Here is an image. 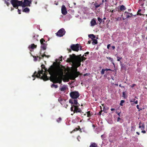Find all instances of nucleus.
Segmentation results:
<instances>
[{"mask_svg":"<svg viewBox=\"0 0 147 147\" xmlns=\"http://www.w3.org/2000/svg\"><path fill=\"white\" fill-rule=\"evenodd\" d=\"M62 57L59 59H56L55 62L53 63V65H51L48 69L46 68L43 64L41 65L42 69H44L45 72L43 73L42 69L39 70L38 73L35 71L32 76L41 78L44 81L49 80V78L47 76V73L48 72L50 75L49 79L53 83H59L61 84L62 81L64 82V66L61 64V61H62Z\"/></svg>","mask_w":147,"mask_h":147,"instance_id":"obj_1","label":"nucleus"},{"mask_svg":"<svg viewBox=\"0 0 147 147\" xmlns=\"http://www.w3.org/2000/svg\"><path fill=\"white\" fill-rule=\"evenodd\" d=\"M82 56L81 55H76L74 54L69 55V57L67 58L66 61L68 63H72L71 71L70 73L69 76L72 80H75L80 74V73L77 71V68L80 66L81 65Z\"/></svg>","mask_w":147,"mask_h":147,"instance_id":"obj_2","label":"nucleus"},{"mask_svg":"<svg viewBox=\"0 0 147 147\" xmlns=\"http://www.w3.org/2000/svg\"><path fill=\"white\" fill-rule=\"evenodd\" d=\"M70 95L71 99L69 100V102L71 103H74L78 105H80L78 102L77 98L80 96V94L78 92L75 91L70 92Z\"/></svg>","mask_w":147,"mask_h":147,"instance_id":"obj_3","label":"nucleus"},{"mask_svg":"<svg viewBox=\"0 0 147 147\" xmlns=\"http://www.w3.org/2000/svg\"><path fill=\"white\" fill-rule=\"evenodd\" d=\"M80 48V50H82V47L79 44H72L70 46V49H67L68 51V52H71V50L76 52H78L79 50V48Z\"/></svg>","mask_w":147,"mask_h":147,"instance_id":"obj_4","label":"nucleus"},{"mask_svg":"<svg viewBox=\"0 0 147 147\" xmlns=\"http://www.w3.org/2000/svg\"><path fill=\"white\" fill-rule=\"evenodd\" d=\"M71 104V111H73L74 113L82 112L81 110L79 108L80 105H78L77 104L76 105L74 103Z\"/></svg>","mask_w":147,"mask_h":147,"instance_id":"obj_5","label":"nucleus"},{"mask_svg":"<svg viewBox=\"0 0 147 147\" xmlns=\"http://www.w3.org/2000/svg\"><path fill=\"white\" fill-rule=\"evenodd\" d=\"M11 3L13 7L16 9H18L19 6L22 7V1H20L17 0H11Z\"/></svg>","mask_w":147,"mask_h":147,"instance_id":"obj_6","label":"nucleus"},{"mask_svg":"<svg viewBox=\"0 0 147 147\" xmlns=\"http://www.w3.org/2000/svg\"><path fill=\"white\" fill-rule=\"evenodd\" d=\"M40 42L41 45V50L42 49L44 50H46L47 47L48 45V44L47 43V42L45 41L44 38H42L40 40Z\"/></svg>","mask_w":147,"mask_h":147,"instance_id":"obj_7","label":"nucleus"},{"mask_svg":"<svg viewBox=\"0 0 147 147\" xmlns=\"http://www.w3.org/2000/svg\"><path fill=\"white\" fill-rule=\"evenodd\" d=\"M23 2H22V7H25L26 6H30V4L31 3L32 1L31 0H24Z\"/></svg>","mask_w":147,"mask_h":147,"instance_id":"obj_8","label":"nucleus"},{"mask_svg":"<svg viewBox=\"0 0 147 147\" xmlns=\"http://www.w3.org/2000/svg\"><path fill=\"white\" fill-rule=\"evenodd\" d=\"M42 57H39L38 56H37V57L35 56H33L34 58V60L35 61H40L41 59H42V58H43L44 57H47V58H49L50 57V56L49 55H46L45 54H44L43 55H41Z\"/></svg>","mask_w":147,"mask_h":147,"instance_id":"obj_9","label":"nucleus"},{"mask_svg":"<svg viewBox=\"0 0 147 147\" xmlns=\"http://www.w3.org/2000/svg\"><path fill=\"white\" fill-rule=\"evenodd\" d=\"M64 31V29L63 28L61 29L56 34V35L60 37L63 36L64 34L63 33Z\"/></svg>","mask_w":147,"mask_h":147,"instance_id":"obj_10","label":"nucleus"},{"mask_svg":"<svg viewBox=\"0 0 147 147\" xmlns=\"http://www.w3.org/2000/svg\"><path fill=\"white\" fill-rule=\"evenodd\" d=\"M139 128L141 129L142 130H144L145 128V125L144 123L140 121L139 123Z\"/></svg>","mask_w":147,"mask_h":147,"instance_id":"obj_11","label":"nucleus"},{"mask_svg":"<svg viewBox=\"0 0 147 147\" xmlns=\"http://www.w3.org/2000/svg\"><path fill=\"white\" fill-rule=\"evenodd\" d=\"M91 25V26H94L97 24L96 21L94 19H92L90 22Z\"/></svg>","mask_w":147,"mask_h":147,"instance_id":"obj_12","label":"nucleus"},{"mask_svg":"<svg viewBox=\"0 0 147 147\" xmlns=\"http://www.w3.org/2000/svg\"><path fill=\"white\" fill-rule=\"evenodd\" d=\"M58 101L62 105H63L64 103V100L61 97L58 99Z\"/></svg>","mask_w":147,"mask_h":147,"instance_id":"obj_13","label":"nucleus"},{"mask_svg":"<svg viewBox=\"0 0 147 147\" xmlns=\"http://www.w3.org/2000/svg\"><path fill=\"white\" fill-rule=\"evenodd\" d=\"M36 45H35L34 44H31V45H29L28 47V48L29 49H33L34 48H36Z\"/></svg>","mask_w":147,"mask_h":147,"instance_id":"obj_14","label":"nucleus"},{"mask_svg":"<svg viewBox=\"0 0 147 147\" xmlns=\"http://www.w3.org/2000/svg\"><path fill=\"white\" fill-rule=\"evenodd\" d=\"M118 9H119V10H120V11H122L125 10L126 8L124 5H122L120 6L119 8L118 7Z\"/></svg>","mask_w":147,"mask_h":147,"instance_id":"obj_15","label":"nucleus"},{"mask_svg":"<svg viewBox=\"0 0 147 147\" xmlns=\"http://www.w3.org/2000/svg\"><path fill=\"white\" fill-rule=\"evenodd\" d=\"M38 37V35L35 34L33 36L32 39L33 40H36L38 41V40L37 39Z\"/></svg>","mask_w":147,"mask_h":147,"instance_id":"obj_16","label":"nucleus"},{"mask_svg":"<svg viewBox=\"0 0 147 147\" xmlns=\"http://www.w3.org/2000/svg\"><path fill=\"white\" fill-rule=\"evenodd\" d=\"M88 36L89 38H91V39L92 40L94 39V38H95L96 37L93 34H90L88 35Z\"/></svg>","mask_w":147,"mask_h":147,"instance_id":"obj_17","label":"nucleus"},{"mask_svg":"<svg viewBox=\"0 0 147 147\" xmlns=\"http://www.w3.org/2000/svg\"><path fill=\"white\" fill-rule=\"evenodd\" d=\"M97 145L95 143H92L90 146V147H97Z\"/></svg>","mask_w":147,"mask_h":147,"instance_id":"obj_18","label":"nucleus"},{"mask_svg":"<svg viewBox=\"0 0 147 147\" xmlns=\"http://www.w3.org/2000/svg\"><path fill=\"white\" fill-rule=\"evenodd\" d=\"M87 113V117H90L92 115V113H91L90 111H88L86 113Z\"/></svg>","mask_w":147,"mask_h":147,"instance_id":"obj_19","label":"nucleus"},{"mask_svg":"<svg viewBox=\"0 0 147 147\" xmlns=\"http://www.w3.org/2000/svg\"><path fill=\"white\" fill-rule=\"evenodd\" d=\"M29 11L30 9L28 7H25L23 9V11L24 12H28Z\"/></svg>","mask_w":147,"mask_h":147,"instance_id":"obj_20","label":"nucleus"},{"mask_svg":"<svg viewBox=\"0 0 147 147\" xmlns=\"http://www.w3.org/2000/svg\"><path fill=\"white\" fill-rule=\"evenodd\" d=\"M61 13L62 14L64 15V5H63L61 8Z\"/></svg>","mask_w":147,"mask_h":147,"instance_id":"obj_21","label":"nucleus"},{"mask_svg":"<svg viewBox=\"0 0 147 147\" xmlns=\"http://www.w3.org/2000/svg\"><path fill=\"white\" fill-rule=\"evenodd\" d=\"M93 40V42L92 43L93 44H97V40L96 39H94L92 40Z\"/></svg>","mask_w":147,"mask_h":147,"instance_id":"obj_22","label":"nucleus"},{"mask_svg":"<svg viewBox=\"0 0 147 147\" xmlns=\"http://www.w3.org/2000/svg\"><path fill=\"white\" fill-rule=\"evenodd\" d=\"M98 4L97 3H96L94 4V5L96 9L98 7L100 6V5Z\"/></svg>","mask_w":147,"mask_h":147,"instance_id":"obj_23","label":"nucleus"},{"mask_svg":"<svg viewBox=\"0 0 147 147\" xmlns=\"http://www.w3.org/2000/svg\"><path fill=\"white\" fill-rule=\"evenodd\" d=\"M80 130V131L81 130V129H80V127L78 126V128H76L73 131H77L78 130Z\"/></svg>","mask_w":147,"mask_h":147,"instance_id":"obj_24","label":"nucleus"},{"mask_svg":"<svg viewBox=\"0 0 147 147\" xmlns=\"http://www.w3.org/2000/svg\"><path fill=\"white\" fill-rule=\"evenodd\" d=\"M86 59V58L84 57V55H83L82 57V58L81 59V62L83 61H85Z\"/></svg>","mask_w":147,"mask_h":147,"instance_id":"obj_25","label":"nucleus"},{"mask_svg":"<svg viewBox=\"0 0 147 147\" xmlns=\"http://www.w3.org/2000/svg\"><path fill=\"white\" fill-rule=\"evenodd\" d=\"M51 87L52 88H57L58 86L57 85H55L54 84H52V85H51Z\"/></svg>","mask_w":147,"mask_h":147,"instance_id":"obj_26","label":"nucleus"},{"mask_svg":"<svg viewBox=\"0 0 147 147\" xmlns=\"http://www.w3.org/2000/svg\"><path fill=\"white\" fill-rule=\"evenodd\" d=\"M115 19L117 21H119V20H121V17H116L115 18Z\"/></svg>","mask_w":147,"mask_h":147,"instance_id":"obj_27","label":"nucleus"},{"mask_svg":"<svg viewBox=\"0 0 147 147\" xmlns=\"http://www.w3.org/2000/svg\"><path fill=\"white\" fill-rule=\"evenodd\" d=\"M97 19L98 21L100 22L99 24H100L102 22V19L99 17H98Z\"/></svg>","mask_w":147,"mask_h":147,"instance_id":"obj_28","label":"nucleus"},{"mask_svg":"<svg viewBox=\"0 0 147 147\" xmlns=\"http://www.w3.org/2000/svg\"><path fill=\"white\" fill-rule=\"evenodd\" d=\"M125 102V101L123 100H122L121 101V102L120 103V105L121 106H123V103H124Z\"/></svg>","mask_w":147,"mask_h":147,"instance_id":"obj_29","label":"nucleus"},{"mask_svg":"<svg viewBox=\"0 0 147 147\" xmlns=\"http://www.w3.org/2000/svg\"><path fill=\"white\" fill-rule=\"evenodd\" d=\"M61 120V117H59L57 120V121L58 123H60Z\"/></svg>","mask_w":147,"mask_h":147,"instance_id":"obj_30","label":"nucleus"},{"mask_svg":"<svg viewBox=\"0 0 147 147\" xmlns=\"http://www.w3.org/2000/svg\"><path fill=\"white\" fill-rule=\"evenodd\" d=\"M141 11V9H139L137 12V15H139L140 16H142V14H141L140 13H139V12H140Z\"/></svg>","mask_w":147,"mask_h":147,"instance_id":"obj_31","label":"nucleus"},{"mask_svg":"<svg viewBox=\"0 0 147 147\" xmlns=\"http://www.w3.org/2000/svg\"><path fill=\"white\" fill-rule=\"evenodd\" d=\"M105 70L104 69H102V70L101 71V74L102 75H103L105 73Z\"/></svg>","mask_w":147,"mask_h":147,"instance_id":"obj_32","label":"nucleus"},{"mask_svg":"<svg viewBox=\"0 0 147 147\" xmlns=\"http://www.w3.org/2000/svg\"><path fill=\"white\" fill-rule=\"evenodd\" d=\"M5 3L8 6L9 5V3L8 2H7L6 0H5Z\"/></svg>","mask_w":147,"mask_h":147,"instance_id":"obj_33","label":"nucleus"},{"mask_svg":"<svg viewBox=\"0 0 147 147\" xmlns=\"http://www.w3.org/2000/svg\"><path fill=\"white\" fill-rule=\"evenodd\" d=\"M107 59H109V60H110V61L112 62L113 61V58H112L110 57H107Z\"/></svg>","mask_w":147,"mask_h":147,"instance_id":"obj_34","label":"nucleus"},{"mask_svg":"<svg viewBox=\"0 0 147 147\" xmlns=\"http://www.w3.org/2000/svg\"><path fill=\"white\" fill-rule=\"evenodd\" d=\"M117 61H120V59H122L121 57H117Z\"/></svg>","mask_w":147,"mask_h":147,"instance_id":"obj_35","label":"nucleus"},{"mask_svg":"<svg viewBox=\"0 0 147 147\" xmlns=\"http://www.w3.org/2000/svg\"><path fill=\"white\" fill-rule=\"evenodd\" d=\"M135 130V128L134 127H131V131H134Z\"/></svg>","mask_w":147,"mask_h":147,"instance_id":"obj_36","label":"nucleus"},{"mask_svg":"<svg viewBox=\"0 0 147 147\" xmlns=\"http://www.w3.org/2000/svg\"><path fill=\"white\" fill-rule=\"evenodd\" d=\"M136 107L137 108L139 109V111H140V110H141L142 109H139V106L138 105H136Z\"/></svg>","mask_w":147,"mask_h":147,"instance_id":"obj_37","label":"nucleus"},{"mask_svg":"<svg viewBox=\"0 0 147 147\" xmlns=\"http://www.w3.org/2000/svg\"><path fill=\"white\" fill-rule=\"evenodd\" d=\"M65 80H66V71H67V70L65 67Z\"/></svg>","mask_w":147,"mask_h":147,"instance_id":"obj_38","label":"nucleus"},{"mask_svg":"<svg viewBox=\"0 0 147 147\" xmlns=\"http://www.w3.org/2000/svg\"><path fill=\"white\" fill-rule=\"evenodd\" d=\"M61 91H64V87L63 86L62 87L61 89Z\"/></svg>","mask_w":147,"mask_h":147,"instance_id":"obj_39","label":"nucleus"},{"mask_svg":"<svg viewBox=\"0 0 147 147\" xmlns=\"http://www.w3.org/2000/svg\"><path fill=\"white\" fill-rule=\"evenodd\" d=\"M135 99L134 100V103L136 104H137L138 103V101L137 100H136V101H135Z\"/></svg>","mask_w":147,"mask_h":147,"instance_id":"obj_40","label":"nucleus"},{"mask_svg":"<svg viewBox=\"0 0 147 147\" xmlns=\"http://www.w3.org/2000/svg\"><path fill=\"white\" fill-rule=\"evenodd\" d=\"M67 13V11L65 7V15Z\"/></svg>","mask_w":147,"mask_h":147,"instance_id":"obj_41","label":"nucleus"},{"mask_svg":"<svg viewBox=\"0 0 147 147\" xmlns=\"http://www.w3.org/2000/svg\"><path fill=\"white\" fill-rule=\"evenodd\" d=\"M17 9H18V13L19 14H21V12H20L21 10L18 8Z\"/></svg>","mask_w":147,"mask_h":147,"instance_id":"obj_42","label":"nucleus"},{"mask_svg":"<svg viewBox=\"0 0 147 147\" xmlns=\"http://www.w3.org/2000/svg\"><path fill=\"white\" fill-rule=\"evenodd\" d=\"M141 132L144 134H145L146 133V131L144 130H142Z\"/></svg>","mask_w":147,"mask_h":147,"instance_id":"obj_43","label":"nucleus"},{"mask_svg":"<svg viewBox=\"0 0 147 147\" xmlns=\"http://www.w3.org/2000/svg\"><path fill=\"white\" fill-rule=\"evenodd\" d=\"M120 120H121V119L120 118V117H118L117 119V122H119Z\"/></svg>","mask_w":147,"mask_h":147,"instance_id":"obj_44","label":"nucleus"},{"mask_svg":"<svg viewBox=\"0 0 147 147\" xmlns=\"http://www.w3.org/2000/svg\"><path fill=\"white\" fill-rule=\"evenodd\" d=\"M105 71H111V69H105Z\"/></svg>","mask_w":147,"mask_h":147,"instance_id":"obj_45","label":"nucleus"},{"mask_svg":"<svg viewBox=\"0 0 147 147\" xmlns=\"http://www.w3.org/2000/svg\"><path fill=\"white\" fill-rule=\"evenodd\" d=\"M131 17V16L129 15H126V17L127 18H129V17Z\"/></svg>","mask_w":147,"mask_h":147,"instance_id":"obj_46","label":"nucleus"},{"mask_svg":"<svg viewBox=\"0 0 147 147\" xmlns=\"http://www.w3.org/2000/svg\"><path fill=\"white\" fill-rule=\"evenodd\" d=\"M125 93L124 92H123V96L124 97L125 96Z\"/></svg>","mask_w":147,"mask_h":147,"instance_id":"obj_47","label":"nucleus"},{"mask_svg":"<svg viewBox=\"0 0 147 147\" xmlns=\"http://www.w3.org/2000/svg\"><path fill=\"white\" fill-rule=\"evenodd\" d=\"M110 46V44L108 45H107V49H109Z\"/></svg>","mask_w":147,"mask_h":147,"instance_id":"obj_48","label":"nucleus"},{"mask_svg":"<svg viewBox=\"0 0 147 147\" xmlns=\"http://www.w3.org/2000/svg\"><path fill=\"white\" fill-rule=\"evenodd\" d=\"M89 53L88 52H86V53H84L85 55H88L89 54Z\"/></svg>","mask_w":147,"mask_h":147,"instance_id":"obj_49","label":"nucleus"},{"mask_svg":"<svg viewBox=\"0 0 147 147\" xmlns=\"http://www.w3.org/2000/svg\"><path fill=\"white\" fill-rule=\"evenodd\" d=\"M91 42V41L90 40H89L88 41V44H90V43Z\"/></svg>","mask_w":147,"mask_h":147,"instance_id":"obj_50","label":"nucleus"},{"mask_svg":"<svg viewBox=\"0 0 147 147\" xmlns=\"http://www.w3.org/2000/svg\"><path fill=\"white\" fill-rule=\"evenodd\" d=\"M112 48H113V49H115V47L114 46H113L112 47Z\"/></svg>","mask_w":147,"mask_h":147,"instance_id":"obj_51","label":"nucleus"},{"mask_svg":"<svg viewBox=\"0 0 147 147\" xmlns=\"http://www.w3.org/2000/svg\"><path fill=\"white\" fill-rule=\"evenodd\" d=\"M110 11H111L112 13H113L115 11L114 10H111Z\"/></svg>","mask_w":147,"mask_h":147,"instance_id":"obj_52","label":"nucleus"},{"mask_svg":"<svg viewBox=\"0 0 147 147\" xmlns=\"http://www.w3.org/2000/svg\"><path fill=\"white\" fill-rule=\"evenodd\" d=\"M136 85V84H133L132 85V86H131V87H134V86H135Z\"/></svg>","mask_w":147,"mask_h":147,"instance_id":"obj_53","label":"nucleus"},{"mask_svg":"<svg viewBox=\"0 0 147 147\" xmlns=\"http://www.w3.org/2000/svg\"><path fill=\"white\" fill-rule=\"evenodd\" d=\"M111 111H113L115 110V109L113 108H112L111 109Z\"/></svg>","mask_w":147,"mask_h":147,"instance_id":"obj_54","label":"nucleus"},{"mask_svg":"<svg viewBox=\"0 0 147 147\" xmlns=\"http://www.w3.org/2000/svg\"><path fill=\"white\" fill-rule=\"evenodd\" d=\"M120 113H117V114L119 116V117H120Z\"/></svg>","mask_w":147,"mask_h":147,"instance_id":"obj_55","label":"nucleus"},{"mask_svg":"<svg viewBox=\"0 0 147 147\" xmlns=\"http://www.w3.org/2000/svg\"><path fill=\"white\" fill-rule=\"evenodd\" d=\"M102 112V111H101L99 112L100 115H101V113Z\"/></svg>","mask_w":147,"mask_h":147,"instance_id":"obj_56","label":"nucleus"},{"mask_svg":"<svg viewBox=\"0 0 147 147\" xmlns=\"http://www.w3.org/2000/svg\"><path fill=\"white\" fill-rule=\"evenodd\" d=\"M136 133L138 134V135H140V133L139 132H136Z\"/></svg>","mask_w":147,"mask_h":147,"instance_id":"obj_57","label":"nucleus"},{"mask_svg":"<svg viewBox=\"0 0 147 147\" xmlns=\"http://www.w3.org/2000/svg\"><path fill=\"white\" fill-rule=\"evenodd\" d=\"M119 86L120 87H123V88H124V86H121V84H120L119 85Z\"/></svg>","mask_w":147,"mask_h":147,"instance_id":"obj_58","label":"nucleus"},{"mask_svg":"<svg viewBox=\"0 0 147 147\" xmlns=\"http://www.w3.org/2000/svg\"><path fill=\"white\" fill-rule=\"evenodd\" d=\"M125 13H127V14H129V13L128 12H127V11H125Z\"/></svg>","mask_w":147,"mask_h":147,"instance_id":"obj_59","label":"nucleus"},{"mask_svg":"<svg viewBox=\"0 0 147 147\" xmlns=\"http://www.w3.org/2000/svg\"><path fill=\"white\" fill-rule=\"evenodd\" d=\"M129 14H130V15H131L130 16H131L133 15L132 14V13H129Z\"/></svg>","mask_w":147,"mask_h":147,"instance_id":"obj_60","label":"nucleus"},{"mask_svg":"<svg viewBox=\"0 0 147 147\" xmlns=\"http://www.w3.org/2000/svg\"><path fill=\"white\" fill-rule=\"evenodd\" d=\"M102 3H100V4H99V5H100V6L101 5H102Z\"/></svg>","mask_w":147,"mask_h":147,"instance_id":"obj_61","label":"nucleus"},{"mask_svg":"<svg viewBox=\"0 0 147 147\" xmlns=\"http://www.w3.org/2000/svg\"><path fill=\"white\" fill-rule=\"evenodd\" d=\"M104 2V0H102V3H103Z\"/></svg>","mask_w":147,"mask_h":147,"instance_id":"obj_62","label":"nucleus"},{"mask_svg":"<svg viewBox=\"0 0 147 147\" xmlns=\"http://www.w3.org/2000/svg\"><path fill=\"white\" fill-rule=\"evenodd\" d=\"M108 0H105V2H107Z\"/></svg>","mask_w":147,"mask_h":147,"instance_id":"obj_63","label":"nucleus"},{"mask_svg":"<svg viewBox=\"0 0 147 147\" xmlns=\"http://www.w3.org/2000/svg\"><path fill=\"white\" fill-rule=\"evenodd\" d=\"M61 17H63V16H61Z\"/></svg>","mask_w":147,"mask_h":147,"instance_id":"obj_64","label":"nucleus"}]
</instances>
